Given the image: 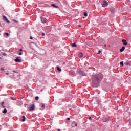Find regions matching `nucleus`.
<instances>
[{
  "instance_id": "obj_32",
  "label": "nucleus",
  "mask_w": 131,
  "mask_h": 131,
  "mask_svg": "<svg viewBox=\"0 0 131 131\" xmlns=\"http://www.w3.org/2000/svg\"><path fill=\"white\" fill-rule=\"evenodd\" d=\"M68 120H70V118H68L67 119Z\"/></svg>"
},
{
  "instance_id": "obj_24",
  "label": "nucleus",
  "mask_w": 131,
  "mask_h": 131,
  "mask_svg": "<svg viewBox=\"0 0 131 131\" xmlns=\"http://www.w3.org/2000/svg\"><path fill=\"white\" fill-rule=\"evenodd\" d=\"M45 35H46V34H45V33H42V36H45Z\"/></svg>"
},
{
  "instance_id": "obj_35",
  "label": "nucleus",
  "mask_w": 131,
  "mask_h": 131,
  "mask_svg": "<svg viewBox=\"0 0 131 131\" xmlns=\"http://www.w3.org/2000/svg\"><path fill=\"white\" fill-rule=\"evenodd\" d=\"M30 38V39H32V37L31 36Z\"/></svg>"
},
{
  "instance_id": "obj_8",
  "label": "nucleus",
  "mask_w": 131,
  "mask_h": 131,
  "mask_svg": "<svg viewBox=\"0 0 131 131\" xmlns=\"http://www.w3.org/2000/svg\"><path fill=\"white\" fill-rule=\"evenodd\" d=\"M122 42H123V45L124 46H126L127 45V42H126V40L125 39H123L122 40Z\"/></svg>"
},
{
  "instance_id": "obj_25",
  "label": "nucleus",
  "mask_w": 131,
  "mask_h": 131,
  "mask_svg": "<svg viewBox=\"0 0 131 131\" xmlns=\"http://www.w3.org/2000/svg\"><path fill=\"white\" fill-rule=\"evenodd\" d=\"M129 64V62H126V65H128Z\"/></svg>"
},
{
  "instance_id": "obj_22",
  "label": "nucleus",
  "mask_w": 131,
  "mask_h": 131,
  "mask_svg": "<svg viewBox=\"0 0 131 131\" xmlns=\"http://www.w3.org/2000/svg\"><path fill=\"white\" fill-rule=\"evenodd\" d=\"M120 65H121L122 66H123V61H121L120 63Z\"/></svg>"
},
{
  "instance_id": "obj_33",
  "label": "nucleus",
  "mask_w": 131,
  "mask_h": 131,
  "mask_svg": "<svg viewBox=\"0 0 131 131\" xmlns=\"http://www.w3.org/2000/svg\"><path fill=\"white\" fill-rule=\"evenodd\" d=\"M75 126H76V127L77 126V124H75Z\"/></svg>"
},
{
  "instance_id": "obj_17",
  "label": "nucleus",
  "mask_w": 131,
  "mask_h": 131,
  "mask_svg": "<svg viewBox=\"0 0 131 131\" xmlns=\"http://www.w3.org/2000/svg\"><path fill=\"white\" fill-rule=\"evenodd\" d=\"M110 11H111V13H114V9H110Z\"/></svg>"
},
{
  "instance_id": "obj_4",
  "label": "nucleus",
  "mask_w": 131,
  "mask_h": 131,
  "mask_svg": "<svg viewBox=\"0 0 131 131\" xmlns=\"http://www.w3.org/2000/svg\"><path fill=\"white\" fill-rule=\"evenodd\" d=\"M15 62L21 63V57H16V58L15 59Z\"/></svg>"
},
{
  "instance_id": "obj_14",
  "label": "nucleus",
  "mask_w": 131,
  "mask_h": 131,
  "mask_svg": "<svg viewBox=\"0 0 131 131\" xmlns=\"http://www.w3.org/2000/svg\"><path fill=\"white\" fill-rule=\"evenodd\" d=\"M22 118H23L22 121L23 122L25 121V120L26 119L25 116H23Z\"/></svg>"
},
{
  "instance_id": "obj_15",
  "label": "nucleus",
  "mask_w": 131,
  "mask_h": 131,
  "mask_svg": "<svg viewBox=\"0 0 131 131\" xmlns=\"http://www.w3.org/2000/svg\"><path fill=\"white\" fill-rule=\"evenodd\" d=\"M42 109H45L46 108V105L45 104H42L41 105Z\"/></svg>"
},
{
  "instance_id": "obj_37",
  "label": "nucleus",
  "mask_w": 131,
  "mask_h": 131,
  "mask_svg": "<svg viewBox=\"0 0 131 131\" xmlns=\"http://www.w3.org/2000/svg\"><path fill=\"white\" fill-rule=\"evenodd\" d=\"M82 75H83V72H81Z\"/></svg>"
},
{
  "instance_id": "obj_26",
  "label": "nucleus",
  "mask_w": 131,
  "mask_h": 131,
  "mask_svg": "<svg viewBox=\"0 0 131 131\" xmlns=\"http://www.w3.org/2000/svg\"><path fill=\"white\" fill-rule=\"evenodd\" d=\"M1 70H2V71H4V70H5V69H4V68H1Z\"/></svg>"
},
{
  "instance_id": "obj_30",
  "label": "nucleus",
  "mask_w": 131,
  "mask_h": 131,
  "mask_svg": "<svg viewBox=\"0 0 131 131\" xmlns=\"http://www.w3.org/2000/svg\"><path fill=\"white\" fill-rule=\"evenodd\" d=\"M22 51H23L22 49H20L19 50V51H20V52H22Z\"/></svg>"
},
{
  "instance_id": "obj_29",
  "label": "nucleus",
  "mask_w": 131,
  "mask_h": 131,
  "mask_svg": "<svg viewBox=\"0 0 131 131\" xmlns=\"http://www.w3.org/2000/svg\"><path fill=\"white\" fill-rule=\"evenodd\" d=\"M5 74H6V75H9V73H6Z\"/></svg>"
},
{
  "instance_id": "obj_6",
  "label": "nucleus",
  "mask_w": 131,
  "mask_h": 131,
  "mask_svg": "<svg viewBox=\"0 0 131 131\" xmlns=\"http://www.w3.org/2000/svg\"><path fill=\"white\" fill-rule=\"evenodd\" d=\"M41 20L42 23H46L47 22V19L46 18L41 17Z\"/></svg>"
},
{
  "instance_id": "obj_16",
  "label": "nucleus",
  "mask_w": 131,
  "mask_h": 131,
  "mask_svg": "<svg viewBox=\"0 0 131 131\" xmlns=\"http://www.w3.org/2000/svg\"><path fill=\"white\" fill-rule=\"evenodd\" d=\"M11 99L13 101H15L16 100V98L15 97H11Z\"/></svg>"
},
{
  "instance_id": "obj_7",
  "label": "nucleus",
  "mask_w": 131,
  "mask_h": 131,
  "mask_svg": "<svg viewBox=\"0 0 131 131\" xmlns=\"http://www.w3.org/2000/svg\"><path fill=\"white\" fill-rule=\"evenodd\" d=\"M103 122H107V121H109V118L108 117L107 118H104L103 119Z\"/></svg>"
},
{
  "instance_id": "obj_1",
  "label": "nucleus",
  "mask_w": 131,
  "mask_h": 131,
  "mask_svg": "<svg viewBox=\"0 0 131 131\" xmlns=\"http://www.w3.org/2000/svg\"><path fill=\"white\" fill-rule=\"evenodd\" d=\"M93 82V83H95V82L99 81V76H94L92 77Z\"/></svg>"
},
{
  "instance_id": "obj_34",
  "label": "nucleus",
  "mask_w": 131,
  "mask_h": 131,
  "mask_svg": "<svg viewBox=\"0 0 131 131\" xmlns=\"http://www.w3.org/2000/svg\"><path fill=\"white\" fill-rule=\"evenodd\" d=\"M79 27H81V26L80 25H79Z\"/></svg>"
},
{
  "instance_id": "obj_40",
  "label": "nucleus",
  "mask_w": 131,
  "mask_h": 131,
  "mask_svg": "<svg viewBox=\"0 0 131 131\" xmlns=\"http://www.w3.org/2000/svg\"><path fill=\"white\" fill-rule=\"evenodd\" d=\"M3 104H4V102H2V105H3Z\"/></svg>"
},
{
  "instance_id": "obj_38",
  "label": "nucleus",
  "mask_w": 131,
  "mask_h": 131,
  "mask_svg": "<svg viewBox=\"0 0 131 131\" xmlns=\"http://www.w3.org/2000/svg\"><path fill=\"white\" fill-rule=\"evenodd\" d=\"M58 131H61V129H58Z\"/></svg>"
},
{
  "instance_id": "obj_31",
  "label": "nucleus",
  "mask_w": 131,
  "mask_h": 131,
  "mask_svg": "<svg viewBox=\"0 0 131 131\" xmlns=\"http://www.w3.org/2000/svg\"><path fill=\"white\" fill-rule=\"evenodd\" d=\"M98 54H101V51H99L98 52Z\"/></svg>"
},
{
  "instance_id": "obj_10",
  "label": "nucleus",
  "mask_w": 131,
  "mask_h": 131,
  "mask_svg": "<svg viewBox=\"0 0 131 131\" xmlns=\"http://www.w3.org/2000/svg\"><path fill=\"white\" fill-rule=\"evenodd\" d=\"M124 50H125V47L124 46H123V47L122 48V49H121L120 50V51L121 52H123V51H124Z\"/></svg>"
},
{
  "instance_id": "obj_36",
  "label": "nucleus",
  "mask_w": 131,
  "mask_h": 131,
  "mask_svg": "<svg viewBox=\"0 0 131 131\" xmlns=\"http://www.w3.org/2000/svg\"><path fill=\"white\" fill-rule=\"evenodd\" d=\"M104 47H107V45L105 44Z\"/></svg>"
},
{
  "instance_id": "obj_20",
  "label": "nucleus",
  "mask_w": 131,
  "mask_h": 131,
  "mask_svg": "<svg viewBox=\"0 0 131 131\" xmlns=\"http://www.w3.org/2000/svg\"><path fill=\"white\" fill-rule=\"evenodd\" d=\"M2 55H3V56H7V54H6V53L5 52L2 53Z\"/></svg>"
},
{
  "instance_id": "obj_5",
  "label": "nucleus",
  "mask_w": 131,
  "mask_h": 131,
  "mask_svg": "<svg viewBox=\"0 0 131 131\" xmlns=\"http://www.w3.org/2000/svg\"><path fill=\"white\" fill-rule=\"evenodd\" d=\"M3 18L4 21H5V22H7V23H10V21L8 20V18H7V17L5 15L3 16Z\"/></svg>"
},
{
  "instance_id": "obj_19",
  "label": "nucleus",
  "mask_w": 131,
  "mask_h": 131,
  "mask_svg": "<svg viewBox=\"0 0 131 131\" xmlns=\"http://www.w3.org/2000/svg\"><path fill=\"white\" fill-rule=\"evenodd\" d=\"M84 16H85V17H88V13H86V12H84Z\"/></svg>"
},
{
  "instance_id": "obj_18",
  "label": "nucleus",
  "mask_w": 131,
  "mask_h": 131,
  "mask_svg": "<svg viewBox=\"0 0 131 131\" xmlns=\"http://www.w3.org/2000/svg\"><path fill=\"white\" fill-rule=\"evenodd\" d=\"M57 70H58V71L61 72V68H60L59 67H57Z\"/></svg>"
},
{
  "instance_id": "obj_2",
  "label": "nucleus",
  "mask_w": 131,
  "mask_h": 131,
  "mask_svg": "<svg viewBox=\"0 0 131 131\" xmlns=\"http://www.w3.org/2000/svg\"><path fill=\"white\" fill-rule=\"evenodd\" d=\"M101 5L103 8H106V7L109 5V3H108V2L104 0L102 3Z\"/></svg>"
},
{
  "instance_id": "obj_12",
  "label": "nucleus",
  "mask_w": 131,
  "mask_h": 131,
  "mask_svg": "<svg viewBox=\"0 0 131 131\" xmlns=\"http://www.w3.org/2000/svg\"><path fill=\"white\" fill-rule=\"evenodd\" d=\"M7 112H8V110H7L6 108H4L3 111V113H4L5 114H6V113H7Z\"/></svg>"
},
{
  "instance_id": "obj_39",
  "label": "nucleus",
  "mask_w": 131,
  "mask_h": 131,
  "mask_svg": "<svg viewBox=\"0 0 131 131\" xmlns=\"http://www.w3.org/2000/svg\"><path fill=\"white\" fill-rule=\"evenodd\" d=\"M89 119H92V118H91V117H90V118H89Z\"/></svg>"
},
{
  "instance_id": "obj_13",
  "label": "nucleus",
  "mask_w": 131,
  "mask_h": 131,
  "mask_svg": "<svg viewBox=\"0 0 131 131\" xmlns=\"http://www.w3.org/2000/svg\"><path fill=\"white\" fill-rule=\"evenodd\" d=\"M51 6H52V7H54V8H59V6H56V5H55V4H52Z\"/></svg>"
},
{
  "instance_id": "obj_28",
  "label": "nucleus",
  "mask_w": 131,
  "mask_h": 131,
  "mask_svg": "<svg viewBox=\"0 0 131 131\" xmlns=\"http://www.w3.org/2000/svg\"><path fill=\"white\" fill-rule=\"evenodd\" d=\"M21 55H22V53L20 52V53H19V56H21Z\"/></svg>"
},
{
  "instance_id": "obj_27",
  "label": "nucleus",
  "mask_w": 131,
  "mask_h": 131,
  "mask_svg": "<svg viewBox=\"0 0 131 131\" xmlns=\"http://www.w3.org/2000/svg\"><path fill=\"white\" fill-rule=\"evenodd\" d=\"M13 72H14V73H17V71H16L15 70L13 71Z\"/></svg>"
},
{
  "instance_id": "obj_3",
  "label": "nucleus",
  "mask_w": 131,
  "mask_h": 131,
  "mask_svg": "<svg viewBox=\"0 0 131 131\" xmlns=\"http://www.w3.org/2000/svg\"><path fill=\"white\" fill-rule=\"evenodd\" d=\"M35 108L34 107V104H32L31 107L28 108L29 111H33Z\"/></svg>"
},
{
  "instance_id": "obj_21",
  "label": "nucleus",
  "mask_w": 131,
  "mask_h": 131,
  "mask_svg": "<svg viewBox=\"0 0 131 131\" xmlns=\"http://www.w3.org/2000/svg\"><path fill=\"white\" fill-rule=\"evenodd\" d=\"M6 35H7V36H9V34L8 33H5V34Z\"/></svg>"
},
{
  "instance_id": "obj_11",
  "label": "nucleus",
  "mask_w": 131,
  "mask_h": 131,
  "mask_svg": "<svg viewBox=\"0 0 131 131\" xmlns=\"http://www.w3.org/2000/svg\"><path fill=\"white\" fill-rule=\"evenodd\" d=\"M72 46L73 48H76L77 47V45H76V43H74L72 44Z\"/></svg>"
},
{
  "instance_id": "obj_9",
  "label": "nucleus",
  "mask_w": 131,
  "mask_h": 131,
  "mask_svg": "<svg viewBox=\"0 0 131 131\" xmlns=\"http://www.w3.org/2000/svg\"><path fill=\"white\" fill-rule=\"evenodd\" d=\"M78 57L79 58H82L83 57V53L80 52L79 54H78Z\"/></svg>"
},
{
  "instance_id": "obj_23",
  "label": "nucleus",
  "mask_w": 131,
  "mask_h": 131,
  "mask_svg": "<svg viewBox=\"0 0 131 131\" xmlns=\"http://www.w3.org/2000/svg\"><path fill=\"white\" fill-rule=\"evenodd\" d=\"M38 99H39V97H38V96H36L35 97V100H38Z\"/></svg>"
}]
</instances>
